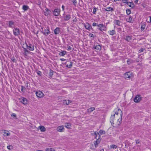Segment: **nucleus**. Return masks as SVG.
<instances>
[{
    "mask_svg": "<svg viewBox=\"0 0 151 151\" xmlns=\"http://www.w3.org/2000/svg\"><path fill=\"white\" fill-rule=\"evenodd\" d=\"M66 66L68 68H70L71 66V63H70L69 64H67L66 65Z\"/></svg>",
    "mask_w": 151,
    "mask_h": 151,
    "instance_id": "nucleus-43",
    "label": "nucleus"
},
{
    "mask_svg": "<svg viewBox=\"0 0 151 151\" xmlns=\"http://www.w3.org/2000/svg\"><path fill=\"white\" fill-rule=\"evenodd\" d=\"M42 31L44 35H47L50 33V31L48 29H45L44 28H42Z\"/></svg>",
    "mask_w": 151,
    "mask_h": 151,
    "instance_id": "nucleus-6",
    "label": "nucleus"
},
{
    "mask_svg": "<svg viewBox=\"0 0 151 151\" xmlns=\"http://www.w3.org/2000/svg\"><path fill=\"white\" fill-rule=\"evenodd\" d=\"M127 21L129 22H132V17L131 16H129L128 18L126 19Z\"/></svg>",
    "mask_w": 151,
    "mask_h": 151,
    "instance_id": "nucleus-24",
    "label": "nucleus"
},
{
    "mask_svg": "<svg viewBox=\"0 0 151 151\" xmlns=\"http://www.w3.org/2000/svg\"><path fill=\"white\" fill-rule=\"evenodd\" d=\"M14 25V22L12 21H10L9 22V26L10 27H12Z\"/></svg>",
    "mask_w": 151,
    "mask_h": 151,
    "instance_id": "nucleus-26",
    "label": "nucleus"
},
{
    "mask_svg": "<svg viewBox=\"0 0 151 151\" xmlns=\"http://www.w3.org/2000/svg\"><path fill=\"white\" fill-rule=\"evenodd\" d=\"M96 8L95 7L93 8V13L95 14L96 13Z\"/></svg>",
    "mask_w": 151,
    "mask_h": 151,
    "instance_id": "nucleus-39",
    "label": "nucleus"
},
{
    "mask_svg": "<svg viewBox=\"0 0 151 151\" xmlns=\"http://www.w3.org/2000/svg\"><path fill=\"white\" fill-rule=\"evenodd\" d=\"M144 50V49L142 48L140 49L139 50V53H140V52H143V51Z\"/></svg>",
    "mask_w": 151,
    "mask_h": 151,
    "instance_id": "nucleus-41",
    "label": "nucleus"
},
{
    "mask_svg": "<svg viewBox=\"0 0 151 151\" xmlns=\"http://www.w3.org/2000/svg\"><path fill=\"white\" fill-rule=\"evenodd\" d=\"M114 23L117 25H119L120 24V22L118 20H115L114 21Z\"/></svg>",
    "mask_w": 151,
    "mask_h": 151,
    "instance_id": "nucleus-33",
    "label": "nucleus"
},
{
    "mask_svg": "<svg viewBox=\"0 0 151 151\" xmlns=\"http://www.w3.org/2000/svg\"><path fill=\"white\" fill-rule=\"evenodd\" d=\"M65 127L68 129H70L71 127V124L69 123H66L65 124Z\"/></svg>",
    "mask_w": 151,
    "mask_h": 151,
    "instance_id": "nucleus-21",
    "label": "nucleus"
},
{
    "mask_svg": "<svg viewBox=\"0 0 151 151\" xmlns=\"http://www.w3.org/2000/svg\"><path fill=\"white\" fill-rule=\"evenodd\" d=\"M46 11H47V12H48V11H49V10L48 9H46Z\"/></svg>",
    "mask_w": 151,
    "mask_h": 151,
    "instance_id": "nucleus-56",
    "label": "nucleus"
},
{
    "mask_svg": "<svg viewBox=\"0 0 151 151\" xmlns=\"http://www.w3.org/2000/svg\"><path fill=\"white\" fill-rule=\"evenodd\" d=\"M45 151H55L54 148L51 147H47L45 149Z\"/></svg>",
    "mask_w": 151,
    "mask_h": 151,
    "instance_id": "nucleus-19",
    "label": "nucleus"
},
{
    "mask_svg": "<svg viewBox=\"0 0 151 151\" xmlns=\"http://www.w3.org/2000/svg\"><path fill=\"white\" fill-rule=\"evenodd\" d=\"M94 47L95 49L98 50H100L101 49V46L99 45H94Z\"/></svg>",
    "mask_w": 151,
    "mask_h": 151,
    "instance_id": "nucleus-22",
    "label": "nucleus"
},
{
    "mask_svg": "<svg viewBox=\"0 0 151 151\" xmlns=\"http://www.w3.org/2000/svg\"><path fill=\"white\" fill-rule=\"evenodd\" d=\"M66 51H62L60 52V55L63 56L66 54Z\"/></svg>",
    "mask_w": 151,
    "mask_h": 151,
    "instance_id": "nucleus-34",
    "label": "nucleus"
},
{
    "mask_svg": "<svg viewBox=\"0 0 151 151\" xmlns=\"http://www.w3.org/2000/svg\"><path fill=\"white\" fill-rule=\"evenodd\" d=\"M150 22H151V17H150Z\"/></svg>",
    "mask_w": 151,
    "mask_h": 151,
    "instance_id": "nucleus-55",
    "label": "nucleus"
},
{
    "mask_svg": "<svg viewBox=\"0 0 151 151\" xmlns=\"http://www.w3.org/2000/svg\"><path fill=\"white\" fill-rule=\"evenodd\" d=\"M60 60L62 61H64L65 60L63 58H61L60 59Z\"/></svg>",
    "mask_w": 151,
    "mask_h": 151,
    "instance_id": "nucleus-50",
    "label": "nucleus"
},
{
    "mask_svg": "<svg viewBox=\"0 0 151 151\" xmlns=\"http://www.w3.org/2000/svg\"><path fill=\"white\" fill-rule=\"evenodd\" d=\"M89 34L88 35L89 37H93V38L94 37V35L93 34L89 33Z\"/></svg>",
    "mask_w": 151,
    "mask_h": 151,
    "instance_id": "nucleus-38",
    "label": "nucleus"
},
{
    "mask_svg": "<svg viewBox=\"0 0 151 151\" xmlns=\"http://www.w3.org/2000/svg\"><path fill=\"white\" fill-rule=\"evenodd\" d=\"M95 110V108L93 107L87 109V111L88 112L91 113L92 111Z\"/></svg>",
    "mask_w": 151,
    "mask_h": 151,
    "instance_id": "nucleus-25",
    "label": "nucleus"
},
{
    "mask_svg": "<svg viewBox=\"0 0 151 151\" xmlns=\"http://www.w3.org/2000/svg\"><path fill=\"white\" fill-rule=\"evenodd\" d=\"M141 28L142 30H143L145 29V27L143 26H142Z\"/></svg>",
    "mask_w": 151,
    "mask_h": 151,
    "instance_id": "nucleus-47",
    "label": "nucleus"
},
{
    "mask_svg": "<svg viewBox=\"0 0 151 151\" xmlns=\"http://www.w3.org/2000/svg\"><path fill=\"white\" fill-rule=\"evenodd\" d=\"M11 60L13 62H16V60L15 58L14 57H13L11 58Z\"/></svg>",
    "mask_w": 151,
    "mask_h": 151,
    "instance_id": "nucleus-37",
    "label": "nucleus"
},
{
    "mask_svg": "<svg viewBox=\"0 0 151 151\" xmlns=\"http://www.w3.org/2000/svg\"><path fill=\"white\" fill-rule=\"evenodd\" d=\"M136 143H139V140H137L136 141Z\"/></svg>",
    "mask_w": 151,
    "mask_h": 151,
    "instance_id": "nucleus-52",
    "label": "nucleus"
},
{
    "mask_svg": "<svg viewBox=\"0 0 151 151\" xmlns=\"http://www.w3.org/2000/svg\"><path fill=\"white\" fill-rule=\"evenodd\" d=\"M50 76H52V73L50 72Z\"/></svg>",
    "mask_w": 151,
    "mask_h": 151,
    "instance_id": "nucleus-53",
    "label": "nucleus"
},
{
    "mask_svg": "<svg viewBox=\"0 0 151 151\" xmlns=\"http://www.w3.org/2000/svg\"><path fill=\"white\" fill-rule=\"evenodd\" d=\"M72 2L74 5L75 4L77 3L76 0H73Z\"/></svg>",
    "mask_w": 151,
    "mask_h": 151,
    "instance_id": "nucleus-44",
    "label": "nucleus"
},
{
    "mask_svg": "<svg viewBox=\"0 0 151 151\" xmlns=\"http://www.w3.org/2000/svg\"><path fill=\"white\" fill-rule=\"evenodd\" d=\"M122 1L124 3H126L127 4L128 1L127 0H122Z\"/></svg>",
    "mask_w": 151,
    "mask_h": 151,
    "instance_id": "nucleus-40",
    "label": "nucleus"
},
{
    "mask_svg": "<svg viewBox=\"0 0 151 151\" xmlns=\"http://www.w3.org/2000/svg\"><path fill=\"white\" fill-rule=\"evenodd\" d=\"M3 135L4 136L6 137V136H10V134L9 132H8L7 131L5 130L3 132Z\"/></svg>",
    "mask_w": 151,
    "mask_h": 151,
    "instance_id": "nucleus-16",
    "label": "nucleus"
},
{
    "mask_svg": "<svg viewBox=\"0 0 151 151\" xmlns=\"http://www.w3.org/2000/svg\"><path fill=\"white\" fill-rule=\"evenodd\" d=\"M28 9V6H27L24 5L23 6L22 9L24 11L27 10Z\"/></svg>",
    "mask_w": 151,
    "mask_h": 151,
    "instance_id": "nucleus-32",
    "label": "nucleus"
},
{
    "mask_svg": "<svg viewBox=\"0 0 151 151\" xmlns=\"http://www.w3.org/2000/svg\"><path fill=\"white\" fill-rule=\"evenodd\" d=\"M67 47L68 50H70L72 49V48L69 46H68Z\"/></svg>",
    "mask_w": 151,
    "mask_h": 151,
    "instance_id": "nucleus-46",
    "label": "nucleus"
},
{
    "mask_svg": "<svg viewBox=\"0 0 151 151\" xmlns=\"http://www.w3.org/2000/svg\"><path fill=\"white\" fill-rule=\"evenodd\" d=\"M12 116L14 117H16V115L14 113H12Z\"/></svg>",
    "mask_w": 151,
    "mask_h": 151,
    "instance_id": "nucleus-49",
    "label": "nucleus"
},
{
    "mask_svg": "<svg viewBox=\"0 0 151 151\" xmlns=\"http://www.w3.org/2000/svg\"><path fill=\"white\" fill-rule=\"evenodd\" d=\"M60 9H55L53 12V14L55 16H58L60 12Z\"/></svg>",
    "mask_w": 151,
    "mask_h": 151,
    "instance_id": "nucleus-7",
    "label": "nucleus"
},
{
    "mask_svg": "<svg viewBox=\"0 0 151 151\" xmlns=\"http://www.w3.org/2000/svg\"><path fill=\"white\" fill-rule=\"evenodd\" d=\"M110 147L111 148L115 149L117 147V146L116 145L112 144L110 145Z\"/></svg>",
    "mask_w": 151,
    "mask_h": 151,
    "instance_id": "nucleus-31",
    "label": "nucleus"
},
{
    "mask_svg": "<svg viewBox=\"0 0 151 151\" xmlns=\"http://www.w3.org/2000/svg\"><path fill=\"white\" fill-rule=\"evenodd\" d=\"M70 18V15H66L65 18L64 19L66 21L68 20Z\"/></svg>",
    "mask_w": 151,
    "mask_h": 151,
    "instance_id": "nucleus-28",
    "label": "nucleus"
},
{
    "mask_svg": "<svg viewBox=\"0 0 151 151\" xmlns=\"http://www.w3.org/2000/svg\"><path fill=\"white\" fill-rule=\"evenodd\" d=\"M20 102L24 105L28 103L27 99L24 98H21L20 99Z\"/></svg>",
    "mask_w": 151,
    "mask_h": 151,
    "instance_id": "nucleus-9",
    "label": "nucleus"
},
{
    "mask_svg": "<svg viewBox=\"0 0 151 151\" xmlns=\"http://www.w3.org/2000/svg\"><path fill=\"white\" fill-rule=\"evenodd\" d=\"M63 102L64 105H68L70 103H71V101L69 100L67 101L66 100H63Z\"/></svg>",
    "mask_w": 151,
    "mask_h": 151,
    "instance_id": "nucleus-18",
    "label": "nucleus"
},
{
    "mask_svg": "<svg viewBox=\"0 0 151 151\" xmlns=\"http://www.w3.org/2000/svg\"><path fill=\"white\" fill-rule=\"evenodd\" d=\"M132 39V36H127L125 40L129 42Z\"/></svg>",
    "mask_w": 151,
    "mask_h": 151,
    "instance_id": "nucleus-29",
    "label": "nucleus"
},
{
    "mask_svg": "<svg viewBox=\"0 0 151 151\" xmlns=\"http://www.w3.org/2000/svg\"><path fill=\"white\" fill-rule=\"evenodd\" d=\"M41 73L40 71H39L38 72H37V74L38 75H41Z\"/></svg>",
    "mask_w": 151,
    "mask_h": 151,
    "instance_id": "nucleus-51",
    "label": "nucleus"
},
{
    "mask_svg": "<svg viewBox=\"0 0 151 151\" xmlns=\"http://www.w3.org/2000/svg\"><path fill=\"white\" fill-rule=\"evenodd\" d=\"M142 97L141 96L139 95H137L136 96L134 99V101L136 103L139 102L141 100Z\"/></svg>",
    "mask_w": 151,
    "mask_h": 151,
    "instance_id": "nucleus-4",
    "label": "nucleus"
},
{
    "mask_svg": "<svg viewBox=\"0 0 151 151\" xmlns=\"http://www.w3.org/2000/svg\"><path fill=\"white\" fill-rule=\"evenodd\" d=\"M127 4L130 7H133L134 6V4L132 2H128Z\"/></svg>",
    "mask_w": 151,
    "mask_h": 151,
    "instance_id": "nucleus-27",
    "label": "nucleus"
},
{
    "mask_svg": "<svg viewBox=\"0 0 151 151\" xmlns=\"http://www.w3.org/2000/svg\"><path fill=\"white\" fill-rule=\"evenodd\" d=\"M99 133L100 135H102L103 134H104L105 133V131H104V130H100L99 131Z\"/></svg>",
    "mask_w": 151,
    "mask_h": 151,
    "instance_id": "nucleus-35",
    "label": "nucleus"
},
{
    "mask_svg": "<svg viewBox=\"0 0 151 151\" xmlns=\"http://www.w3.org/2000/svg\"><path fill=\"white\" fill-rule=\"evenodd\" d=\"M27 49L31 51H33L34 49V46L32 44H29V45H27Z\"/></svg>",
    "mask_w": 151,
    "mask_h": 151,
    "instance_id": "nucleus-11",
    "label": "nucleus"
},
{
    "mask_svg": "<svg viewBox=\"0 0 151 151\" xmlns=\"http://www.w3.org/2000/svg\"><path fill=\"white\" fill-rule=\"evenodd\" d=\"M97 26L98 27V29L101 31H105L106 30L107 28L106 26H105L103 24H98Z\"/></svg>",
    "mask_w": 151,
    "mask_h": 151,
    "instance_id": "nucleus-2",
    "label": "nucleus"
},
{
    "mask_svg": "<svg viewBox=\"0 0 151 151\" xmlns=\"http://www.w3.org/2000/svg\"><path fill=\"white\" fill-rule=\"evenodd\" d=\"M54 33L55 34H59V33L60 32L59 28L58 27L56 28L54 30Z\"/></svg>",
    "mask_w": 151,
    "mask_h": 151,
    "instance_id": "nucleus-20",
    "label": "nucleus"
},
{
    "mask_svg": "<svg viewBox=\"0 0 151 151\" xmlns=\"http://www.w3.org/2000/svg\"><path fill=\"white\" fill-rule=\"evenodd\" d=\"M57 130L58 132H63L64 131V128L63 126H59L57 127Z\"/></svg>",
    "mask_w": 151,
    "mask_h": 151,
    "instance_id": "nucleus-8",
    "label": "nucleus"
},
{
    "mask_svg": "<svg viewBox=\"0 0 151 151\" xmlns=\"http://www.w3.org/2000/svg\"><path fill=\"white\" fill-rule=\"evenodd\" d=\"M35 94L37 97L38 98H42L43 97L44 95L43 93L40 91H36Z\"/></svg>",
    "mask_w": 151,
    "mask_h": 151,
    "instance_id": "nucleus-3",
    "label": "nucleus"
},
{
    "mask_svg": "<svg viewBox=\"0 0 151 151\" xmlns=\"http://www.w3.org/2000/svg\"><path fill=\"white\" fill-rule=\"evenodd\" d=\"M131 10L129 9H128L126 10V13L127 15H129L131 13Z\"/></svg>",
    "mask_w": 151,
    "mask_h": 151,
    "instance_id": "nucleus-36",
    "label": "nucleus"
},
{
    "mask_svg": "<svg viewBox=\"0 0 151 151\" xmlns=\"http://www.w3.org/2000/svg\"><path fill=\"white\" fill-rule=\"evenodd\" d=\"M105 10L107 11H112L113 9L110 7H107L105 8Z\"/></svg>",
    "mask_w": 151,
    "mask_h": 151,
    "instance_id": "nucleus-30",
    "label": "nucleus"
},
{
    "mask_svg": "<svg viewBox=\"0 0 151 151\" xmlns=\"http://www.w3.org/2000/svg\"><path fill=\"white\" fill-rule=\"evenodd\" d=\"M132 76V74L130 72L126 73L124 74V77L125 78H130Z\"/></svg>",
    "mask_w": 151,
    "mask_h": 151,
    "instance_id": "nucleus-10",
    "label": "nucleus"
},
{
    "mask_svg": "<svg viewBox=\"0 0 151 151\" xmlns=\"http://www.w3.org/2000/svg\"><path fill=\"white\" fill-rule=\"evenodd\" d=\"M92 134L96 139H98V137H99V138L100 137L99 133L98 132H94L93 133H92Z\"/></svg>",
    "mask_w": 151,
    "mask_h": 151,
    "instance_id": "nucleus-13",
    "label": "nucleus"
},
{
    "mask_svg": "<svg viewBox=\"0 0 151 151\" xmlns=\"http://www.w3.org/2000/svg\"><path fill=\"white\" fill-rule=\"evenodd\" d=\"M12 146H10V145L8 146L7 147V149L9 150H10L12 149Z\"/></svg>",
    "mask_w": 151,
    "mask_h": 151,
    "instance_id": "nucleus-42",
    "label": "nucleus"
},
{
    "mask_svg": "<svg viewBox=\"0 0 151 151\" xmlns=\"http://www.w3.org/2000/svg\"><path fill=\"white\" fill-rule=\"evenodd\" d=\"M30 53V52L29 51L27 50L26 49L24 48V50L23 51V53L25 55L27 56Z\"/></svg>",
    "mask_w": 151,
    "mask_h": 151,
    "instance_id": "nucleus-15",
    "label": "nucleus"
},
{
    "mask_svg": "<svg viewBox=\"0 0 151 151\" xmlns=\"http://www.w3.org/2000/svg\"><path fill=\"white\" fill-rule=\"evenodd\" d=\"M108 33L111 35H113L115 33V32L114 30H110L108 32Z\"/></svg>",
    "mask_w": 151,
    "mask_h": 151,
    "instance_id": "nucleus-23",
    "label": "nucleus"
},
{
    "mask_svg": "<svg viewBox=\"0 0 151 151\" xmlns=\"http://www.w3.org/2000/svg\"><path fill=\"white\" fill-rule=\"evenodd\" d=\"M101 139H99V137H98V139L96 140V141H94L93 143L95 146V147H96L98 146V144L100 142Z\"/></svg>",
    "mask_w": 151,
    "mask_h": 151,
    "instance_id": "nucleus-12",
    "label": "nucleus"
},
{
    "mask_svg": "<svg viewBox=\"0 0 151 151\" xmlns=\"http://www.w3.org/2000/svg\"><path fill=\"white\" fill-rule=\"evenodd\" d=\"M21 88H21V90H22V89H23V86H21Z\"/></svg>",
    "mask_w": 151,
    "mask_h": 151,
    "instance_id": "nucleus-57",
    "label": "nucleus"
},
{
    "mask_svg": "<svg viewBox=\"0 0 151 151\" xmlns=\"http://www.w3.org/2000/svg\"><path fill=\"white\" fill-rule=\"evenodd\" d=\"M39 128L42 132H44L46 130L45 127L43 126H40L39 127Z\"/></svg>",
    "mask_w": 151,
    "mask_h": 151,
    "instance_id": "nucleus-17",
    "label": "nucleus"
},
{
    "mask_svg": "<svg viewBox=\"0 0 151 151\" xmlns=\"http://www.w3.org/2000/svg\"><path fill=\"white\" fill-rule=\"evenodd\" d=\"M138 0H135V2L136 3H137L138 2Z\"/></svg>",
    "mask_w": 151,
    "mask_h": 151,
    "instance_id": "nucleus-54",
    "label": "nucleus"
},
{
    "mask_svg": "<svg viewBox=\"0 0 151 151\" xmlns=\"http://www.w3.org/2000/svg\"><path fill=\"white\" fill-rule=\"evenodd\" d=\"M98 24H97V23H96L95 22H93V24H92V25L93 26V27H95V26H97V25Z\"/></svg>",
    "mask_w": 151,
    "mask_h": 151,
    "instance_id": "nucleus-45",
    "label": "nucleus"
},
{
    "mask_svg": "<svg viewBox=\"0 0 151 151\" xmlns=\"http://www.w3.org/2000/svg\"><path fill=\"white\" fill-rule=\"evenodd\" d=\"M62 9L63 11H64L65 6L64 5H62Z\"/></svg>",
    "mask_w": 151,
    "mask_h": 151,
    "instance_id": "nucleus-48",
    "label": "nucleus"
},
{
    "mask_svg": "<svg viewBox=\"0 0 151 151\" xmlns=\"http://www.w3.org/2000/svg\"><path fill=\"white\" fill-rule=\"evenodd\" d=\"M101 151H104V150L103 149H102L101 150Z\"/></svg>",
    "mask_w": 151,
    "mask_h": 151,
    "instance_id": "nucleus-58",
    "label": "nucleus"
},
{
    "mask_svg": "<svg viewBox=\"0 0 151 151\" xmlns=\"http://www.w3.org/2000/svg\"><path fill=\"white\" fill-rule=\"evenodd\" d=\"M13 33L15 35H18L19 34V30L17 28H14L13 30Z\"/></svg>",
    "mask_w": 151,
    "mask_h": 151,
    "instance_id": "nucleus-14",
    "label": "nucleus"
},
{
    "mask_svg": "<svg viewBox=\"0 0 151 151\" xmlns=\"http://www.w3.org/2000/svg\"><path fill=\"white\" fill-rule=\"evenodd\" d=\"M83 25L85 28L88 30L90 31L91 29H92L91 26L88 23L84 24Z\"/></svg>",
    "mask_w": 151,
    "mask_h": 151,
    "instance_id": "nucleus-5",
    "label": "nucleus"
},
{
    "mask_svg": "<svg viewBox=\"0 0 151 151\" xmlns=\"http://www.w3.org/2000/svg\"><path fill=\"white\" fill-rule=\"evenodd\" d=\"M122 111L120 109H115L110 119V122L111 124L116 123L118 125H119L122 120Z\"/></svg>",
    "mask_w": 151,
    "mask_h": 151,
    "instance_id": "nucleus-1",
    "label": "nucleus"
}]
</instances>
